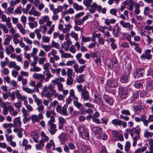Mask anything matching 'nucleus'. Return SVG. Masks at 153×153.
<instances>
[{
	"mask_svg": "<svg viewBox=\"0 0 153 153\" xmlns=\"http://www.w3.org/2000/svg\"><path fill=\"white\" fill-rule=\"evenodd\" d=\"M40 70V68L37 66L34 67L33 68L30 69L31 71H39Z\"/></svg>",
	"mask_w": 153,
	"mask_h": 153,
	"instance_id": "nucleus-57",
	"label": "nucleus"
},
{
	"mask_svg": "<svg viewBox=\"0 0 153 153\" xmlns=\"http://www.w3.org/2000/svg\"><path fill=\"white\" fill-rule=\"evenodd\" d=\"M139 46V44H138L137 45L135 46L134 49L136 51L140 53L142 52V49Z\"/></svg>",
	"mask_w": 153,
	"mask_h": 153,
	"instance_id": "nucleus-43",
	"label": "nucleus"
},
{
	"mask_svg": "<svg viewBox=\"0 0 153 153\" xmlns=\"http://www.w3.org/2000/svg\"><path fill=\"white\" fill-rule=\"evenodd\" d=\"M16 64L15 62L12 61L10 62L8 65V67L10 68H14L16 66Z\"/></svg>",
	"mask_w": 153,
	"mask_h": 153,
	"instance_id": "nucleus-61",
	"label": "nucleus"
},
{
	"mask_svg": "<svg viewBox=\"0 0 153 153\" xmlns=\"http://www.w3.org/2000/svg\"><path fill=\"white\" fill-rule=\"evenodd\" d=\"M3 126L5 128H7L8 127L11 128L12 127H14V125L11 123H5L3 125Z\"/></svg>",
	"mask_w": 153,
	"mask_h": 153,
	"instance_id": "nucleus-42",
	"label": "nucleus"
},
{
	"mask_svg": "<svg viewBox=\"0 0 153 153\" xmlns=\"http://www.w3.org/2000/svg\"><path fill=\"white\" fill-rule=\"evenodd\" d=\"M41 136L42 137V140L44 141L45 142L49 140L48 137L43 132H41Z\"/></svg>",
	"mask_w": 153,
	"mask_h": 153,
	"instance_id": "nucleus-29",
	"label": "nucleus"
},
{
	"mask_svg": "<svg viewBox=\"0 0 153 153\" xmlns=\"http://www.w3.org/2000/svg\"><path fill=\"white\" fill-rule=\"evenodd\" d=\"M133 109L135 113H136L138 112V113H139L140 111L139 108L138 106L137 105H134L133 106Z\"/></svg>",
	"mask_w": 153,
	"mask_h": 153,
	"instance_id": "nucleus-63",
	"label": "nucleus"
},
{
	"mask_svg": "<svg viewBox=\"0 0 153 153\" xmlns=\"http://www.w3.org/2000/svg\"><path fill=\"white\" fill-rule=\"evenodd\" d=\"M98 43L101 45H103L105 43V40L101 37H99Z\"/></svg>",
	"mask_w": 153,
	"mask_h": 153,
	"instance_id": "nucleus-51",
	"label": "nucleus"
},
{
	"mask_svg": "<svg viewBox=\"0 0 153 153\" xmlns=\"http://www.w3.org/2000/svg\"><path fill=\"white\" fill-rule=\"evenodd\" d=\"M75 100H74L73 103L74 105L79 110V113L80 114H83L85 112V108L84 106L79 102L78 101V98L77 97H75Z\"/></svg>",
	"mask_w": 153,
	"mask_h": 153,
	"instance_id": "nucleus-6",
	"label": "nucleus"
},
{
	"mask_svg": "<svg viewBox=\"0 0 153 153\" xmlns=\"http://www.w3.org/2000/svg\"><path fill=\"white\" fill-rule=\"evenodd\" d=\"M106 65L109 67H111L112 66L114 67V65L112 63V60L109 58L107 59L105 61Z\"/></svg>",
	"mask_w": 153,
	"mask_h": 153,
	"instance_id": "nucleus-31",
	"label": "nucleus"
},
{
	"mask_svg": "<svg viewBox=\"0 0 153 153\" xmlns=\"http://www.w3.org/2000/svg\"><path fill=\"white\" fill-rule=\"evenodd\" d=\"M76 87L77 89H78V91L81 92V93L86 88V87H85L84 88H82V86L81 85H78L76 86Z\"/></svg>",
	"mask_w": 153,
	"mask_h": 153,
	"instance_id": "nucleus-37",
	"label": "nucleus"
},
{
	"mask_svg": "<svg viewBox=\"0 0 153 153\" xmlns=\"http://www.w3.org/2000/svg\"><path fill=\"white\" fill-rule=\"evenodd\" d=\"M148 84L149 86L151 88H153V80L149 79L147 81Z\"/></svg>",
	"mask_w": 153,
	"mask_h": 153,
	"instance_id": "nucleus-59",
	"label": "nucleus"
},
{
	"mask_svg": "<svg viewBox=\"0 0 153 153\" xmlns=\"http://www.w3.org/2000/svg\"><path fill=\"white\" fill-rule=\"evenodd\" d=\"M130 146L131 144L130 142L128 141H126L124 147L125 151L128 152L129 150Z\"/></svg>",
	"mask_w": 153,
	"mask_h": 153,
	"instance_id": "nucleus-32",
	"label": "nucleus"
},
{
	"mask_svg": "<svg viewBox=\"0 0 153 153\" xmlns=\"http://www.w3.org/2000/svg\"><path fill=\"white\" fill-rule=\"evenodd\" d=\"M107 151L105 146H102V149L100 152V153H106Z\"/></svg>",
	"mask_w": 153,
	"mask_h": 153,
	"instance_id": "nucleus-64",
	"label": "nucleus"
},
{
	"mask_svg": "<svg viewBox=\"0 0 153 153\" xmlns=\"http://www.w3.org/2000/svg\"><path fill=\"white\" fill-rule=\"evenodd\" d=\"M62 57H63L65 58H73V56H71V54L70 53H65L63 54Z\"/></svg>",
	"mask_w": 153,
	"mask_h": 153,
	"instance_id": "nucleus-50",
	"label": "nucleus"
},
{
	"mask_svg": "<svg viewBox=\"0 0 153 153\" xmlns=\"http://www.w3.org/2000/svg\"><path fill=\"white\" fill-rule=\"evenodd\" d=\"M29 14L30 15H33L34 16H39L41 15V13L35 10H30L28 12Z\"/></svg>",
	"mask_w": 153,
	"mask_h": 153,
	"instance_id": "nucleus-25",
	"label": "nucleus"
},
{
	"mask_svg": "<svg viewBox=\"0 0 153 153\" xmlns=\"http://www.w3.org/2000/svg\"><path fill=\"white\" fill-rule=\"evenodd\" d=\"M112 59V63L114 64V66L116 68L118 65V61L115 57H113Z\"/></svg>",
	"mask_w": 153,
	"mask_h": 153,
	"instance_id": "nucleus-49",
	"label": "nucleus"
},
{
	"mask_svg": "<svg viewBox=\"0 0 153 153\" xmlns=\"http://www.w3.org/2000/svg\"><path fill=\"white\" fill-rule=\"evenodd\" d=\"M73 80L72 77H68L66 84L68 85H71L73 84Z\"/></svg>",
	"mask_w": 153,
	"mask_h": 153,
	"instance_id": "nucleus-34",
	"label": "nucleus"
},
{
	"mask_svg": "<svg viewBox=\"0 0 153 153\" xmlns=\"http://www.w3.org/2000/svg\"><path fill=\"white\" fill-rule=\"evenodd\" d=\"M152 52L151 49H147L145 51L144 53L142 54L140 56V58L142 60H145L146 59L148 60L151 59L152 56V55L150 53Z\"/></svg>",
	"mask_w": 153,
	"mask_h": 153,
	"instance_id": "nucleus-7",
	"label": "nucleus"
},
{
	"mask_svg": "<svg viewBox=\"0 0 153 153\" xmlns=\"http://www.w3.org/2000/svg\"><path fill=\"white\" fill-rule=\"evenodd\" d=\"M144 136L145 137L148 138L153 136V133L152 132L146 131L144 133Z\"/></svg>",
	"mask_w": 153,
	"mask_h": 153,
	"instance_id": "nucleus-40",
	"label": "nucleus"
},
{
	"mask_svg": "<svg viewBox=\"0 0 153 153\" xmlns=\"http://www.w3.org/2000/svg\"><path fill=\"white\" fill-rule=\"evenodd\" d=\"M31 117V120L33 123H34L36 122H38L39 121V118L37 115H33Z\"/></svg>",
	"mask_w": 153,
	"mask_h": 153,
	"instance_id": "nucleus-27",
	"label": "nucleus"
},
{
	"mask_svg": "<svg viewBox=\"0 0 153 153\" xmlns=\"http://www.w3.org/2000/svg\"><path fill=\"white\" fill-rule=\"evenodd\" d=\"M48 125L50 127V128L48 129L49 132L51 135L54 134L57 130L56 129V125L54 124H51Z\"/></svg>",
	"mask_w": 153,
	"mask_h": 153,
	"instance_id": "nucleus-12",
	"label": "nucleus"
},
{
	"mask_svg": "<svg viewBox=\"0 0 153 153\" xmlns=\"http://www.w3.org/2000/svg\"><path fill=\"white\" fill-rule=\"evenodd\" d=\"M98 137L100 139L104 140H106L108 137L107 135L105 134L102 132Z\"/></svg>",
	"mask_w": 153,
	"mask_h": 153,
	"instance_id": "nucleus-33",
	"label": "nucleus"
},
{
	"mask_svg": "<svg viewBox=\"0 0 153 153\" xmlns=\"http://www.w3.org/2000/svg\"><path fill=\"white\" fill-rule=\"evenodd\" d=\"M30 135L32 137L33 140L36 143L38 142L37 139L39 137V132L37 131H35L32 132Z\"/></svg>",
	"mask_w": 153,
	"mask_h": 153,
	"instance_id": "nucleus-14",
	"label": "nucleus"
},
{
	"mask_svg": "<svg viewBox=\"0 0 153 153\" xmlns=\"http://www.w3.org/2000/svg\"><path fill=\"white\" fill-rule=\"evenodd\" d=\"M144 69L141 68H137L134 73V78L141 77L143 76L144 73Z\"/></svg>",
	"mask_w": 153,
	"mask_h": 153,
	"instance_id": "nucleus-9",
	"label": "nucleus"
},
{
	"mask_svg": "<svg viewBox=\"0 0 153 153\" xmlns=\"http://www.w3.org/2000/svg\"><path fill=\"white\" fill-rule=\"evenodd\" d=\"M90 55L93 58H98V55H97V52H90Z\"/></svg>",
	"mask_w": 153,
	"mask_h": 153,
	"instance_id": "nucleus-52",
	"label": "nucleus"
},
{
	"mask_svg": "<svg viewBox=\"0 0 153 153\" xmlns=\"http://www.w3.org/2000/svg\"><path fill=\"white\" fill-rule=\"evenodd\" d=\"M59 123L63 124H64L66 122V120L63 118L62 117H59L58 118Z\"/></svg>",
	"mask_w": 153,
	"mask_h": 153,
	"instance_id": "nucleus-56",
	"label": "nucleus"
},
{
	"mask_svg": "<svg viewBox=\"0 0 153 153\" xmlns=\"http://www.w3.org/2000/svg\"><path fill=\"white\" fill-rule=\"evenodd\" d=\"M71 36L75 38L76 40H77L78 39V35L74 32H71Z\"/></svg>",
	"mask_w": 153,
	"mask_h": 153,
	"instance_id": "nucleus-62",
	"label": "nucleus"
},
{
	"mask_svg": "<svg viewBox=\"0 0 153 153\" xmlns=\"http://www.w3.org/2000/svg\"><path fill=\"white\" fill-rule=\"evenodd\" d=\"M89 7H90V8L88 9L89 12L91 13H93L95 12L97 9V5L96 3L94 2L93 3L92 5H89Z\"/></svg>",
	"mask_w": 153,
	"mask_h": 153,
	"instance_id": "nucleus-16",
	"label": "nucleus"
},
{
	"mask_svg": "<svg viewBox=\"0 0 153 153\" xmlns=\"http://www.w3.org/2000/svg\"><path fill=\"white\" fill-rule=\"evenodd\" d=\"M85 80L84 77L83 76L80 75L79 76V78L77 80V82L79 83L83 82Z\"/></svg>",
	"mask_w": 153,
	"mask_h": 153,
	"instance_id": "nucleus-45",
	"label": "nucleus"
},
{
	"mask_svg": "<svg viewBox=\"0 0 153 153\" xmlns=\"http://www.w3.org/2000/svg\"><path fill=\"white\" fill-rule=\"evenodd\" d=\"M41 46L46 52L48 51L51 49V47L50 45H41Z\"/></svg>",
	"mask_w": 153,
	"mask_h": 153,
	"instance_id": "nucleus-39",
	"label": "nucleus"
},
{
	"mask_svg": "<svg viewBox=\"0 0 153 153\" xmlns=\"http://www.w3.org/2000/svg\"><path fill=\"white\" fill-rule=\"evenodd\" d=\"M34 32L36 33L37 37L38 39H40L41 37V35L39 32V30L38 29H36Z\"/></svg>",
	"mask_w": 153,
	"mask_h": 153,
	"instance_id": "nucleus-54",
	"label": "nucleus"
},
{
	"mask_svg": "<svg viewBox=\"0 0 153 153\" xmlns=\"http://www.w3.org/2000/svg\"><path fill=\"white\" fill-rule=\"evenodd\" d=\"M68 106L66 104H65L62 108L61 112V114L65 116H67L68 113L67 111Z\"/></svg>",
	"mask_w": 153,
	"mask_h": 153,
	"instance_id": "nucleus-21",
	"label": "nucleus"
},
{
	"mask_svg": "<svg viewBox=\"0 0 153 153\" xmlns=\"http://www.w3.org/2000/svg\"><path fill=\"white\" fill-rule=\"evenodd\" d=\"M90 40L91 38L89 37H85L83 36L82 37V40L84 42H88Z\"/></svg>",
	"mask_w": 153,
	"mask_h": 153,
	"instance_id": "nucleus-47",
	"label": "nucleus"
},
{
	"mask_svg": "<svg viewBox=\"0 0 153 153\" xmlns=\"http://www.w3.org/2000/svg\"><path fill=\"white\" fill-rule=\"evenodd\" d=\"M55 121L54 117L53 116H51L50 117V119L48 122V124H53V123Z\"/></svg>",
	"mask_w": 153,
	"mask_h": 153,
	"instance_id": "nucleus-55",
	"label": "nucleus"
},
{
	"mask_svg": "<svg viewBox=\"0 0 153 153\" xmlns=\"http://www.w3.org/2000/svg\"><path fill=\"white\" fill-rule=\"evenodd\" d=\"M54 88L52 84H50L48 87L45 86L43 89V95L47 98H50L53 94H56V90L54 89Z\"/></svg>",
	"mask_w": 153,
	"mask_h": 153,
	"instance_id": "nucleus-2",
	"label": "nucleus"
},
{
	"mask_svg": "<svg viewBox=\"0 0 153 153\" xmlns=\"http://www.w3.org/2000/svg\"><path fill=\"white\" fill-rule=\"evenodd\" d=\"M120 24L123 27L125 28H129L130 26V25L129 22H125L123 20L120 21Z\"/></svg>",
	"mask_w": 153,
	"mask_h": 153,
	"instance_id": "nucleus-26",
	"label": "nucleus"
},
{
	"mask_svg": "<svg viewBox=\"0 0 153 153\" xmlns=\"http://www.w3.org/2000/svg\"><path fill=\"white\" fill-rule=\"evenodd\" d=\"M51 46H52V47H55L57 49H59L60 48L59 45V43L55 42L53 40L52 42Z\"/></svg>",
	"mask_w": 153,
	"mask_h": 153,
	"instance_id": "nucleus-44",
	"label": "nucleus"
},
{
	"mask_svg": "<svg viewBox=\"0 0 153 153\" xmlns=\"http://www.w3.org/2000/svg\"><path fill=\"white\" fill-rule=\"evenodd\" d=\"M70 96H69V97H73L74 100H75V97H77L75 96V93L73 89H71L69 91Z\"/></svg>",
	"mask_w": 153,
	"mask_h": 153,
	"instance_id": "nucleus-41",
	"label": "nucleus"
},
{
	"mask_svg": "<svg viewBox=\"0 0 153 153\" xmlns=\"http://www.w3.org/2000/svg\"><path fill=\"white\" fill-rule=\"evenodd\" d=\"M0 27L2 29L4 33H7L8 32V30L5 25L0 23Z\"/></svg>",
	"mask_w": 153,
	"mask_h": 153,
	"instance_id": "nucleus-36",
	"label": "nucleus"
},
{
	"mask_svg": "<svg viewBox=\"0 0 153 153\" xmlns=\"http://www.w3.org/2000/svg\"><path fill=\"white\" fill-rule=\"evenodd\" d=\"M67 137L66 134L64 133H62L59 135V137L61 142L62 144V142H64L67 138Z\"/></svg>",
	"mask_w": 153,
	"mask_h": 153,
	"instance_id": "nucleus-23",
	"label": "nucleus"
},
{
	"mask_svg": "<svg viewBox=\"0 0 153 153\" xmlns=\"http://www.w3.org/2000/svg\"><path fill=\"white\" fill-rule=\"evenodd\" d=\"M21 7L19 6L16 9H15L14 11V13L16 14H20L22 13V12L21 11Z\"/></svg>",
	"mask_w": 153,
	"mask_h": 153,
	"instance_id": "nucleus-60",
	"label": "nucleus"
},
{
	"mask_svg": "<svg viewBox=\"0 0 153 153\" xmlns=\"http://www.w3.org/2000/svg\"><path fill=\"white\" fill-rule=\"evenodd\" d=\"M128 94V90L127 88L120 87L119 88L118 95L122 99L126 98Z\"/></svg>",
	"mask_w": 153,
	"mask_h": 153,
	"instance_id": "nucleus-5",
	"label": "nucleus"
},
{
	"mask_svg": "<svg viewBox=\"0 0 153 153\" xmlns=\"http://www.w3.org/2000/svg\"><path fill=\"white\" fill-rule=\"evenodd\" d=\"M73 67L74 69V71L76 72L81 73L83 72L84 69L86 67V65H83L80 66L79 67L78 65L74 64Z\"/></svg>",
	"mask_w": 153,
	"mask_h": 153,
	"instance_id": "nucleus-11",
	"label": "nucleus"
},
{
	"mask_svg": "<svg viewBox=\"0 0 153 153\" xmlns=\"http://www.w3.org/2000/svg\"><path fill=\"white\" fill-rule=\"evenodd\" d=\"M79 135L83 139L88 140L89 138V132L87 129L82 126H79L78 128Z\"/></svg>",
	"mask_w": 153,
	"mask_h": 153,
	"instance_id": "nucleus-4",
	"label": "nucleus"
},
{
	"mask_svg": "<svg viewBox=\"0 0 153 153\" xmlns=\"http://www.w3.org/2000/svg\"><path fill=\"white\" fill-rule=\"evenodd\" d=\"M81 97L83 99V101L88 100L89 102H91L92 100L90 98L89 92L87 90L86 88L81 93Z\"/></svg>",
	"mask_w": 153,
	"mask_h": 153,
	"instance_id": "nucleus-10",
	"label": "nucleus"
},
{
	"mask_svg": "<svg viewBox=\"0 0 153 153\" xmlns=\"http://www.w3.org/2000/svg\"><path fill=\"white\" fill-rule=\"evenodd\" d=\"M14 126H17L20 127L21 126V123L20 121V118L19 117L16 118L13 121Z\"/></svg>",
	"mask_w": 153,
	"mask_h": 153,
	"instance_id": "nucleus-20",
	"label": "nucleus"
},
{
	"mask_svg": "<svg viewBox=\"0 0 153 153\" xmlns=\"http://www.w3.org/2000/svg\"><path fill=\"white\" fill-rule=\"evenodd\" d=\"M121 120L118 119H114L111 122V123L114 126H121Z\"/></svg>",
	"mask_w": 153,
	"mask_h": 153,
	"instance_id": "nucleus-22",
	"label": "nucleus"
},
{
	"mask_svg": "<svg viewBox=\"0 0 153 153\" xmlns=\"http://www.w3.org/2000/svg\"><path fill=\"white\" fill-rule=\"evenodd\" d=\"M140 129L139 126H137L136 128H133L132 129H126V131L128 133H130L132 137H137L140 138Z\"/></svg>",
	"mask_w": 153,
	"mask_h": 153,
	"instance_id": "nucleus-3",
	"label": "nucleus"
},
{
	"mask_svg": "<svg viewBox=\"0 0 153 153\" xmlns=\"http://www.w3.org/2000/svg\"><path fill=\"white\" fill-rule=\"evenodd\" d=\"M33 77L34 79H40V81H41L44 80L45 76L42 74L35 73L33 75Z\"/></svg>",
	"mask_w": 153,
	"mask_h": 153,
	"instance_id": "nucleus-18",
	"label": "nucleus"
},
{
	"mask_svg": "<svg viewBox=\"0 0 153 153\" xmlns=\"http://www.w3.org/2000/svg\"><path fill=\"white\" fill-rule=\"evenodd\" d=\"M91 130L98 137L102 132V129L99 127H94L91 129Z\"/></svg>",
	"mask_w": 153,
	"mask_h": 153,
	"instance_id": "nucleus-15",
	"label": "nucleus"
},
{
	"mask_svg": "<svg viewBox=\"0 0 153 153\" xmlns=\"http://www.w3.org/2000/svg\"><path fill=\"white\" fill-rule=\"evenodd\" d=\"M73 7L76 10H82L83 9V8L81 5H79L76 3H74L73 4Z\"/></svg>",
	"mask_w": 153,
	"mask_h": 153,
	"instance_id": "nucleus-28",
	"label": "nucleus"
},
{
	"mask_svg": "<svg viewBox=\"0 0 153 153\" xmlns=\"http://www.w3.org/2000/svg\"><path fill=\"white\" fill-rule=\"evenodd\" d=\"M68 145L69 149L71 150H73L75 148V146L73 143H68Z\"/></svg>",
	"mask_w": 153,
	"mask_h": 153,
	"instance_id": "nucleus-58",
	"label": "nucleus"
},
{
	"mask_svg": "<svg viewBox=\"0 0 153 153\" xmlns=\"http://www.w3.org/2000/svg\"><path fill=\"white\" fill-rule=\"evenodd\" d=\"M122 114L120 116V118L126 121H128L129 120V117L128 116L131 115V113L129 110L126 109H123L121 111Z\"/></svg>",
	"mask_w": 153,
	"mask_h": 153,
	"instance_id": "nucleus-8",
	"label": "nucleus"
},
{
	"mask_svg": "<svg viewBox=\"0 0 153 153\" xmlns=\"http://www.w3.org/2000/svg\"><path fill=\"white\" fill-rule=\"evenodd\" d=\"M103 98L105 102L110 105H112L113 104V101L112 99L108 95L104 94L103 96Z\"/></svg>",
	"mask_w": 153,
	"mask_h": 153,
	"instance_id": "nucleus-17",
	"label": "nucleus"
},
{
	"mask_svg": "<svg viewBox=\"0 0 153 153\" xmlns=\"http://www.w3.org/2000/svg\"><path fill=\"white\" fill-rule=\"evenodd\" d=\"M94 97L96 99V100H97L100 102L101 101V96L99 92H96L94 94Z\"/></svg>",
	"mask_w": 153,
	"mask_h": 153,
	"instance_id": "nucleus-35",
	"label": "nucleus"
},
{
	"mask_svg": "<svg viewBox=\"0 0 153 153\" xmlns=\"http://www.w3.org/2000/svg\"><path fill=\"white\" fill-rule=\"evenodd\" d=\"M138 104V105H137V106L140 110H141L145 108V106L144 104L142 103L141 102H139Z\"/></svg>",
	"mask_w": 153,
	"mask_h": 153,
	"instance_id": "nucleus-53",
	"label": "nucleus"
},
{
	"mask_svg": "<svg viewBox=\"0 0 153 153\" xmlns=\"http://www.w3.org/2000/svg\"><path fill=\"white\" fill-rule=\"evenodd\" d=\"M149 153H153V139H151L149 143Z\"/></svg>",
	"mask_w": 153,
	"mask_h": 153,
	"instance_id": "nucleus-38",
	"label": "nucleus"
},
{
	"mask_svg": "<svg viewBox=\"0 0 153 153\" xmlns=\"http://www.w3.org/2000/svg\"><path fill=\"white\" fill-rule=\"evenodd\" d=\"M132 66L130 63L127 64L124 72L121 75L120 79L122 83H127L128 81L130 75L131 70Z\"/></svg>",
	"mask_w": 153,
	"mask_h": 153,
	"instance_id": "nucleus-1",
	"label": "nucleus"
},
{
	"mask_svg": "<svg viewBox=\"0 0 153 153\" xmlns=\"http://www.w3.org/2000/svg\"><path fill=\"white\" fill-rule=\"evenodd\" d=\"M108 85L110 88H115L118 85V82L115 80H109L108 82Z\"/></svg>",
	"mask_w": 153,
	"mask_h": 153,
	"instance_id": "nucleus-13",
	"label": "nucleus"
},
{
	"mask_svg": "<svg viewBox=\"0 0 153 153\" xmlns=\"http://www.w3.org/2000/svg\"><path fill=\"white\" fill-rule=\"evenodd\" d=\"M120 29L117 27L116 29L113 28L112 30V34L114 37H118L119 36L121 32L120 31Z\"/></svg>",
	"mask_w": 153,
	"mask_h": 153,
	"instance_id": "nucleus-19",
	"label": "nucleus"
},
{
	"mask_svg": "<svg viewBox=\"0 0 153 153\" xmlns=\"http://www.w3.org/2000/svg\"><path fill=\"white\" fill-rule=\"evenodd\" d=\"M116 21V20L114 19H111L110 20L106 19L105 20V23L107 25H109L110 24H114Z\"/></svg>",
	"mask_w": 153,
	"mask_h": 153,
	"instance_id": "nucleus-24",
	"label": "nucleus"
},
{
	"mask_svg": "<svg viewBox=\"0 0 153 153\" xmlns=\"http://www.w3.org/2000/svg\"><path fill=\"white\" fill-rule=\"evenodd\" d=\"M12 37L9 35H7L6 38L4 40V44L5 45H8L10 42V41L11 40Z\"/></svg>",
	"mask_w": 153,
	"mask_h": 153,
	"instance_id": "nucleus-30",
	"label": "nucleus"
},
{
	"mask_svg": "<svg viewBox=\"0 0 153 153\" xmlns=\"http://www.w3.org/2000/svg\"><path fill=\"white\" fill-rule=\"evenodd\" d=\"M73 70L71 68H68L67 71V75L68 77H72Z\"/></svg>",
	"mask_w": 153,
	"mask_h": 153,
	"instance_id": "nucleus-48",
	"label": "nucleus"
},
{
	"mask_svg": "<svg viewBox=\"0 0 153 153\" xmlns=\"http://www.w3.org/2000/svg\"><path fill=\"white\" fill-rule=\"evenodd\" d=\"M42 39L43 42L46 43L49 42L50 40L49 37L44 36H42Z\"/></svg>",
	"mask_w": 153,
	"mask_h": 153,
	"instance_id": "nucleus-46",
	"label": "nucleus"
}]
</instances>
